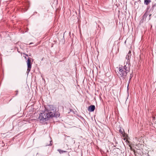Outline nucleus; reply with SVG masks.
Listing matches in <instances>:
<instances>
[{
	"label": "nucleus",
	"instance_id": "2eb2a0df",
	"mask_svg": "<svg viewBox=\"0 0 156 156\" xmlns=\"http://www.w3.org/2000/svg\"><path fill=\"white\" fill-rule=\"evenodd\" d=\"M26 55L27 56H28V55L27 54H26Z\"/></svg>",
	"mask_w": 156,
	"mask_h": 156
},
{
	"label": "nucleus",
	"instance_id": "423d86ee",
	"mask_svg": "<svg viewBox=\"0 0 156 156\" xmlns=\"http://www.w3.org/2000/svg\"><path fill=\"white\" fill-rule=\"evenodd\" d=\"M119 132L122 135L123 137H126L125 133L124 132V131L123 129H120L119 130Z\"/></svg>",
	"mask_w": 156,
	"mask_h": 156
},
{
	"label": "nucleus",
	"instance_id": "f8f14e48",
	"mask_svg": "<svg viewBox=\"0 0 156 156\" xmlns=\"http://www.w3.org/2000/svg\"><path fill=\"white\" fill-rule=\"evenodd\" d=\"M151 14H150L149 15V20H150L151 19Z\"/></svg>",
	"mask_w": 156,
	"mask_h": 156
},
{
	"label": "nucleus",
	"instance_id": "9b49d317",
	"mask_svg": "<svg viewBox=\"0 0 156 156\" xmlns=\"http://www.w3.org/2000/svg\"><path fill=\"white\" fill-rule=\"evenodd\" d=\"M129 147H130V149L132 150V151H133V149L132 147L131 146V145H129Z\"/></svg>",
	"mask_w": 156,
	"mask_h": 156
},
{
	"label": "nucleus",
	"instance_id": "ddd939ff",
	"mask_svg": "<svg viewBox=\"0 0 156 156\" xmlns=\"http://www.w3.org/2000/svg\"><path fill=\"white\" fill-rule=\"evenodd\" d=\"M16 95H17V94H18V91H16Z\"/></svg>",
	"mask_w": 156,
	"mask_h": 156
},
{
	"label": "nucleus",
	"instance_id": "6e6552de",
	"mask_svg": "<svg viewBox=\"0 0 156 156\" xmlns=\"http://www.w3.org/2000/svg\"><path fill=\"white\" fill-rule=\"evenodd\" d=\"M150 2V0H144V4L146 5H148Z\"/></svg>",
	"mask_w": 156,
	"mask_h": 156
},
{
	"label": "nucleus",
	"instance_id": "20e7f679",
	"mask_svg": "<svg viewBox=\"0 0 156 156\" xmlns=\"http://www.w3.org/2000/svg\"><path fill=\"white\" fill-rule=\"evenodd\" d=\"M131 52L130 51H129V52L128 53L126 57V59H127V61L126 62V63H129L130 62V59L131 58Z\"/></svg>",
	"mask_w": 156,
	"mask_h": 156
},
{
	"label": "nucleus",
	"instance_id": "1a4fd4ad",
	"mask_svg": "<svg viewBox=\"0 0 156 156\" xmlns=\"http://www.w3.org/2000/svg\"><path fill=\"white\" fill-rule=\"evenodd\" d=\"M58 151L59 152L60 154H62L66 152V151H63L61 149H58Z\"/></svg>",
	"mask_w": 156,
	"mask_h": 156
},
{
	"label": "nucleus",
	"instance_id": "0eeeda50",
	"mask_svg": "<svg viewBox=\"0 0 156 156\" xmlns=\"http://www.w3.org/2000/svg\"><path fill=\"white\" fill-rule=\"evenodd\" d=\"M148 14L147 13V12L146 11L145 13L144 14V15H143V20L145 19L147 17V16Z\"/></svg>",
	"mask_w": 156,
	"mask_h": 156
},
{
	"label": "nucleus",
	"instance_id": "39448f33",
	"mask_svg": "<svg viewBox=\"0 0 156 156\" xmlns=\"http://www.w3.org/2000/svg\"><path fill=\"white\" fill-rule=\"evenodd\" d=\"M95 109V106L94 105H91L89 107L88 110L90 112H93Z\"/></svg>",
	"mask_w": 156,
	"mask_h": 156
},
{
	"label": "nucleus",
	"instance_id": "4468645a",
	"mask_svg": "<svg viewBox=\"0 0 156 156\" xmlns=\"http://www.w3.org/2000/svg\"><path fill=\"white\" fill-rule=\"evenodd\" d=\"M131 77H130V79H129V80H130V79H131Z\"/></svg>",
	"mask_w": 156,
	"mask_h": 156
},
{
	"label": "nucleus",
	"instance_id": "7ed1b4c3",
	"mask_svg": "<svg viewBox=\"0 0 156 156\" xmlns=\"http://www.w3.org/2000/svg\"><path fill=\"white\" fill-rule=\"evenodd\" d=\"M27 62V73H28L30 72L32 67V64L31 63V61L30 60V58H28Z\"/></svg>",
	"mask_w": 156,
	"mask_h": 156
},
{
	"label": "nucleus",
	"instance_id": "9d476101",
	"mask_svg": "<svg viewBox=\"0 0 156 156\" xmlns=\"http://www.w3.org/2000/svg\"><path fill=\"white\" fill-rule=\"evenodd\" d=\"M153 10H154V9L155 10H156V5H154L153 6Z\"/></svg>",
	"mask_w": 156,
	"mask_h": 156
},
{
	"label": "nucleus",
	"instance_id": "f03ea898",
	"mask_svg": "<svg viewBox=\"0 0 156 156\" xmlns=\"http://www.w3.org/2000/svg\"><path fill=\"white\" fill-rule=\"evenodd\" d=\"M129 71V67L126 65H125L123 67L122 66H120L118 71V76L120 79L124 80L127 75Z\"/></svg>",
	"mask_w": 156,
	"mask_h": 156
},
{
	"label": "nucleus",
	"instance_id": "f257e3e1",
	"mask_svg": "<svg viewBox=\"0 0 156 156\" xmlns=\"http://www.w3.org/2000/svg\"><path fill=\"white\" fill-rule=\"evenodd\" d=\"M44 109L40 113L38 120L41 123H44L49 118L56 116V108L52 105H47L44 106Z\"/></svg>",
	"mask_w": 156,
	"mask_h": 156
}]
</instances>
